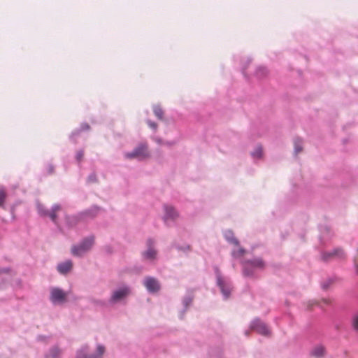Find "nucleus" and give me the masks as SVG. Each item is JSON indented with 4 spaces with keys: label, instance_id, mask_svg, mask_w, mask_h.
<instances>
[{
    "label": "nucleus",
    "instance_id": "nucleus-7",
    "mask_svg": "<svg viewBox=\"0 0 358 358\" xmlns=\"http://www.w3.org/2000/svg\"><path fill=\"white\" fill-rule=\"evenodd\" d=\"M88 349L87 345L82 346L77 350L76 358H103L106 352L105 347L101 344L97 345L94 352L88 353Z\"/></svg>",
    "mask_w": 358,
    "mask_h": 358
},
{
    "label": "nucleus",
    "instance_id": "nucleus-20",
    "mask_svg": "<svg viewBox=\"0 0 358 358\" xmlns=\"http://www.w3.org/2000/svg\"><path fill=\"white\" fill-rule=\"evenodd\" d=\"M90 129V125L87 123H83L80 125V128L79 129H76L73 131L70 136V138L72 141H74L76 137L80 134L81 131L88 130Z\"/></svg>",
    "mask_w": 358,
    "mask_h": 358
},
{
    "label": "nucleus",
    "instance_id": "nucleus-5",
    "mask_svg": "<svg viewBox=\"0 0 358 358\" xmlns=\"http://www.w3.org/2000/svg\"><path fill=\"white\" fill-rule=\"evenodd\" d=\"M94 243V237L93 236H87L83 238L80 243L74 245L71 248V253L76 257H82L89 252Z\"/></svg>",
    "mask_w": 358,
    "mask_h": 358
},
{
    "label": "nucleus",
    "instance_id": "nucleus-10",
    "mask_svg": "<svg viewBox=\"0 0 358 358\" xmlns=\"http://www.w3.org/2000/svg\"><path fill=\"white\" fill-rule=\"evenodd\" d=\"M143 285L150 294L157 293L161 289L159 280L152 276H146L143 280Z\"/></svg>",
    "mask_w": 358,
    "mask_h": 358
},
{
    "label": "nucleus",
    "instance_id": "nucleus-35",
    "mask_svg": "<svg viewBox=\"0 0 358 358\" xmlns=\"http://www.w3.org/2000/svg\"><path fill=\"white\" fill-rule=\"evenodd\" d=\"M45 336H38V338H37V339H38V341H44V340H45Z\"/></svg>",
    "mask_w": 358,
    "mask_h": 358
},
{
    "label": "nucleus",
    "instance_id": "nucleus-13",
    "mask_svg": "<svg viewBox=\"0 0 358 358\" xmlns=\"http://www.w3.org/2000/svg\"><path fill=\"white\" fill-rule=\"evenodd\" d=\"M100 210V208L97 206H92L90 209H87L86 210H84L83 212H80L78 214L77 216L73 217V219H76V220H85V219H91L94 217Z\"/></svg>",
    "mask_w": 358,
    "mask_h": 358
},
{
    "label": "nucleus",
    "instance_id": "nucleus-36",
    "mask_svg": "<svg viewBox=\"0 0 358 358\" xmlns=\"http://www.w3.org/2000/svg\"><path fill=\"white\" fill-rule=\"evenodd\" d=\"M245 335H248V331H245Z\"/></svg>",
    "mask_w": 358,
    "mask_h": 358
},
{
    "label": "nucleus",
    "instance_id": "nucleus-29",
    "mask_svg": "<svg viewBox=\"0 0 358 358\" xmlns=\"http://www.w3.org/2000/svg\"><path fill=\"white\" fill-rule=\"evenodd\" d=\"M96 181V176L94 173L90 174L87 178L88 182H94Z\"/></svg>",
    "mask_w": 358,
    "mask_h": 358
},
{
    "label": "nucleus",
    "instance_id": "nucleus-12",
    "mask_svg": "<svg viewBox=\"0 0 358 358\" xmlns=\"http://www.w3.org/2000/svg\"><path fill=\"white\" fill-rule=\"evenodd\" d=\"M250 328L263 336H268L271 333L268 326L259 319H255L251 322Z\"/></svg>",
    "mask_w": 358,
    "mask_h": 358
},
{
    "label": "nucleus",
    "instance_id": "nucleus-18",
    "mask_svg": "<svg viewBox=\"0 0 358 358\" xmlns=\"http://www.w3.org/2000/svg\"><path fill=\"white\" fill-rule=\"evenodd\" d=\"M225 239L230 243L238 246L239 245L238 241L234 237V233L231 230H227L224 232Z\"/></svg>",
    "mask_w": 358,
    "mask_h": 358
},
{
    "label": "nucleus",
    "instance_id": "nucleus-15",
    "mask_svg": "<svg viewBox=\"0 0 358 358\" xmlns=\"http://www.w3.org/2000/svg\"><path fill=\"white\" fill-rule=\"evenodd\" d=\"M62 354V350L59 346L54 345L45 355V358H59Z\"/></svg>",
    "mask_w": 358,
    "mask_h": 358
},
{
    "label": "nucleus",
    "instance_id": "nucleus-17",
    "mask_svg": "<svg viewBox=\"0 0 358 358\" xmlns=\"http://www.w3.org/2000/svg\"><path fill=\"white\" fill-rule=\"evenodd\" d=\"M325 354V348L322 345H316L311 351V355L315 358H321Z\"/></svg>",
    "mask_w": 358,
    "mask_h": 358
},
{
    "label": "nucleus",
    "instance_id": "nucleus-19",
    "mask_svg": "<svg viewBox=\"0 0 358 358\" xmlns=\"http://www.w3.org/2000/svg\"><path fill=\"white\" fill-rule=\"evenodd\" d=\"M251 156L253 159H259L263 156L262 147L259 145H257L255 150L251 152Z\"/></svg>",
    "mask_w": 358,
    "mask_h": 358
},
{
    "label": "nucleus",
    "instance_id": "nucleus-31",
    "mask_svg": "<svg viewBox=\"0 0 358 358\" xmlns=\"http://www.w3.org/2000/svg\"><path fill=\"white\" fill-rule=\"evenodd\" d=\"M354 327L358 331V315H356L353 320Z\"/></svg>",
    "mask_w": 358,
    "mask_h": 358
},
{
    "label": "nucleus",
    "instance_id": "nucleus-11",
    "mask_svg": "<svg viewBox=\"0 0 358 358\" xmlns=\"http://www.w3.org/2000/svg\"><path fill=\"white\" fill-rule=\"evenodd\" d=\"M164 221L167 225H171V224L178 218V213L176 210L170 205H164Z\"/></svg>",
    "mask_w": 358,
    "mask_h": 358
},
{
    "label": "nucleus",
    "instance_id": "nucleus-4",
    "mask_svg": "<svg viewBox=\"0 0 358 358\" xmlns=\"http://www.w3.org/2000/svg\"><path fill=\"white\" fill-rule=\"evenodd\" d=\"M143 262L151 264H155L158 259V251L155 248V241L149 238L146 241V249L141 252Z\"/></svg>",
    "mask_w": 358,
    "mask_h": 358
},
{
    "label": "nucleus",
    "instance_id": "nucleus-26",
    "mask_svg": "<svg viewBox=\"0 0 358 358\" xmlns=\"http://www.w3.org/2000/svg\"><path fill=\"white\" fill-rule=\"evenodd\" d=\"M5 199H6V193L3 189H0V206H3Z\"/></svg>",
    "mask_w": 358,
    "mask_h": 358
},
{
    "label": "nucleus",
    "instance_id": "nucleus-21",
    "mask_svg": "<svg viewBox=\"0 0 358 358\" xmlns=\"http://www.w3.org/2000/svg\"><path fill=\"white\" fill-rule=\"evenodd\" d=\"M294 153L297 155L303 150V141L300 138H296L294 140Z\"/></svg>",
    "mask_w": 358,
    "mask_h": 358
},
{
    "label": "nucleus",
    "instance_id": "nucleus-23",
    "mask_svg": "<svg viewBox=\"0 0 358 358\" xmlns=\"http://www.w3.org/2000/svg\"><path fill=\"white\" fill-rule=\"evenodd\" d=\"M245 252V250L243 248H239L238 250H233L231 255L234 258L238 259L243 257Z\"/></svg>",
    "mask_w": 358,
    "mask_h": 358
},
{
    "label": "nucleus",
    "instance_id": "nucleus-8",
    "mask_svg": "<svg viewBox=\"0 0 358 358\" xmlns=\"http://www.w3.org/2000/svg\"><path fill=\"white\" fill-rule=\"evenodd\" d=\"M62 206L59 204H55L52 206L51 210H47L45 207L41 204H37V210L38 213L41 216L49 217L50 219L52 221V222L57 227H59V224L57 222V213L61 210Z\"/></svg>",
    "mask_w": 358,
    "mask_h": 358
},
{
    "label": "nucleus",
    "instance_id": "nucleus-16",
    "mask_svg": "<svg viewBox=\"0 0 358 358\" xmlns=\"http://www.w3.org/2000/svg\"><path fill=\"white\" fill-rule=\"evenodd\" d=\"M192 301H193V298L190 295H187L183 298L182 305H183L184 308H183L182 311H181V313H180V319H182L184 317L185 313L187 310V309L188 308V307L192 304Z\"/></svg>",
    "mask_w": 358,
    "mask_h": 358
},
{
    "label": "nucleus",
    "instance_id": "nucleus-27",
    "mask_svg": "<svg viewBox=\"0 0 358 358\" xmlns=\"http://www.w3.org/2000/svg\"><path fill=\"white\" fill-rule=\"evenodd\" d=\"M333 282H334V279H331V278L324 282L322 285V289H327Z\"/></svg>",
    "mask_w": 358,
    "mask_h": 358
},
{
    "label": "nucleus",
    "instance_id": "nucleus-14",
    "mask_svg": "<svg viewBox=\"0 0 358 358\" xmlns=\"http://www.w3.org/2000/svg\"><path fill=\"white\" fill-rule=\"evenodd\" d=\"M72 262L71 260H66L59 263L57 266V270L60 274L66 275L72 269Z\"/></svg>",
    "mask_w": 358,
    "mask_h": 358
},
{
    "label": "nucleus",
    "instance_id": "nucleus-37",
    "mask_svg": "<svg viewBox=\"0 0 358 358\" xmlns=\"http://www.w3.org/2000/svg\"><path fill=\"white\" fill-rule=\"evenodd\" d=\"M357 272H358V266H357Z\"/></svg>",
    "mask_w": 358,
    "mask_h": 358
},
{
    "label": "nucleus",
    "instance_id": "nucleus-28",
    "mask_svg": "<svg viewBox=\"0 0 358 358\" xmlns=\"http://www.w3.org/2000/svg\"><path fill=\"white\" fill-rule=\"evenodd\" d=\"M84 156L83 150H80L76 153V158L78 162H80Z\"/></svg>",
    "mask_w": 358,
    "mask_h": 358
},
{
    "label": "nucleus",
    "instance_id": "nucleus-9",
    "mask_svg": "<svg viewBox=\"0 0 358 358\" xmlns=\"http://www.w3.org/2000/svg\"><path fill=\"white\" fill-rule=\"evenodd\" d=\"M148 156V146L145 143H140L131 152L124 153L126 159H137L143 160Z\"/></svg>",
    "mask_w": 358,
    "mask_h": 358
},
{
    "label": "nucleus",
    "instance_id": "nucleus-3",
    "mask_svg": "<svg viewBox=\"0 0 358 358\" xmlns=\"http://www.w3.org/2000/svg\"><path fill=\"white\" fill-rule=\"evenodd\" d=\"M215 273L217 285L220 289L223 299L227 300L230 297L233 289L232 283L228 278H224L222 275L220 269L217 266L215 267Z\"/></svg>",
    "mask_w": 358,
    "mask_h": 358
},
{
    "label": "nucleus",
    "instance_id": "nucleus-24",
    "mask_svg": "<svg viewBox=\"0 0 358 358\" xmlns=\"http://www.w3.org/2000/svg\"><path fill=\"white\" fill-rule=\"evenodd\" d=\"M336 255V250H334L331 252H324L322 255V259L324 261H328L329 259L334 258Z\"/></svg>",
    "mask_w": 358,
    "mask_h": 358
},
{
    "label": "nucleus",
    "instance_id": "nucleus-2",
    "mask_svg": "<svg viewBox=\"0 0 358 358\" xmlns=\"http://www.w3.org/2000/svg\"><path fill=\"white\" fill-rule=\"evenodd\" d=\"M242 264L243 275L250 278L255 277L256 271L258 270H262L265 266L264 262L259 257L244 261L242 262Z\"/></svg>",
    "mask_w": 358,
    "mask_h": 358
},
{
    "label": "nucleus",
    "instance_id": "nucleus-6",
    "mask_svg": "<svg viewBox=\"0 0 358 358\" xmlns=\"http://www.w3.org/2000/svg\"><path fill=\"white\" fill-rule=\"evenodd\" d=\"M49 300L53 306H62L67 301L68 292L58 287H50Z\"/></svg>",
    "mask_w": 358,
    "mask_h": 358
},
{
    "label": "nucleus",
    "instance_id": "nucleus-30",
    "mask_svg": "<svg viewBox=\"0 0 358 358\" xmlns=\"http://www.w3.org/2000/svg\"><path fill=\"white\" fill-rule=\"evenodd\" d=\"M147 123L149 125V127L150 128H152V129H154V130L157 129V124L155 122H152L151 120H148Z\"/></svg>",
    "mask_w": 358,
    "mask_h": 358
},
{
    "label": "nucleus",
    "instance_id": "nucleus-22",
    "mask_svg": "<svg viewBox=\"0 0 358 358\" xmlns=\"http://www.w3.org/2000/svg\"><path fill=\"white\" fill-rule=\"evenodd\" d=\"M153 112H154L155 115L158 119H159V120L163 119L164 111L159 106H158V105L154 106H153Z\"/></svg>",
    "mask_w": 358,
    "mask_h": 358
},
{
    "label": "nucleus",
    "instance_id": "nucleus-34",
    "mask_svg": "<svg viewBox=\"0 0 358 358\" xmlns=\"http://www.w3.org/2000/svg\"><path fill=\"white\" fill-rule=\"evenodd\" d=\"M94 303H96L99 306H103L105 303L101 300H96V301H94Z\"/></svg>",
    "mask_w": 358,
    "mask_h": 358
},
{
    "label": "nucleus",
    "instance_id": "nucleus-32",
    "mask_svg": "<svg viewBox=\"0 0 358 358\" xmlns=\"http://www.w3.org/2000/svg\"><path fill=\"white\" fill-rule=\"evenodd\" d=\"M9 268H3L2 270L0 271V280H4V278H1V274L3 273H8V271H9Z\"/></svg>",
    "mask_w": 358,
    "mask_h": 358
},
{
    "label": "nucleus",
    "instance_id": "nucleus-33",
    "mask_svg": "<svg viewBox=\"0 0 358 358\" xmlns=\"http://www.w3.org/2000/svg\"><path fill=\"white\" fill-rule=\"evenodd\" d=\"M48 171L49 173H52L54 171V167L52 165H49L48 168Z\"/></svg>",
    "mask_w": 358,
    "mask_h": 358
},
{
    "label": "nucleus",
    "instance_id": "nucleus-25",
    "mask_svg": "<svg viewBox=\"0 0 358 358\" xmlns=\"http://www.w3.org/2000/svg\"><path fill=\"white\" fill-rule=\"evenodd\" d=\"M267 69L265 67L260 66L257 69L256 74L258 77H262L266 75Z\"/></svg>",
    "mask_w": 358,
    "mask_h": 358
},
{
    "label": "nucleus",
    "instance_id": "nucleus-1",
    "mask_svg": "<svg viewBox=\"0 0 358 358\" xmlns=\"http://www.w3.org/2000/svg\"><path fill=\"white\" fill-rule=\"evenodd\" d=\"M131 294V287L129 285H122L112 290L108 303L110 306L125 304Z\"/></svg>",
    "mask_w": 358,
    "mask_h": 358
}]
</instances>
